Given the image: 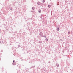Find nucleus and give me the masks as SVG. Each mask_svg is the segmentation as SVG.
Wrapping results in <instances>:
<instances>
[{"instance_id": "1", "label": "nucleus", "mask_w": 73, "mask_h": 73, "mask_svg": "<svg viewBox=\"0 0 73 73\" xmlns=\"http://www.w3.org/2000/svg\"><path fill=\"white\" fill-rule=\"evenodd\" d=\"M37 4H38V5H40L41 4V3L39 2H38Z\"/></svg>"}, {"instance_id": "3", "label": "nucleus", "mask_w": 73, "mask_h": 73, "mask_svg": "<svg viewBox=\"0 0 73 73\" xmlns=\"http://www.w3.org/2000/svg\"><path fill=\"white\" fill-rule=\"evenodd\" d=\"M51 7V6H50V5H48V7H49V8H50Z\"/></svg>"}, {"instance_id": "4", "label": "nucleus", "mask_w": 73, "mask_h": 73, "mask_svg": "<svg viewBox=\"0 0 73 73\" xmlns=\"http://www.w3.org/2000/svg\"><path fill=\"white\" fill-rule=\"evenodd\" d=\"M57 31H59V28H57Z\"/></svg>"}, {"instance_id": "5", "label": "nucleus", "mask_w": 73, "mask_h": 73, "mask_svg": "<svg viewBox=\"0 0 73 73\" xmlns=\"http://www.w3.org/2000/svg\"><path fill=\"white\" fill-rule=\"evenodd\" d=\"M42 2L43 3H44L45 1H44V0H43Z\"/></svg>"}, {"instance_id": "6", "label": "nucleus", "mask_w": 73, "mask_h": 73, "mask_svg": "<svg viewBox=\"0 0 73 73\" xmlns=\"http://www.w3.org/2000/svg\"><path fill=\"white\" fill-rule=\"evenodd\" d=\"M46 41H48V39H46Z\"/></svg>"}, {"instance_id": "7", "label": "nucleus", "mask_w": 73, "mask_h": 73, "mask_svg": "<svg viewBox=\"0 0 73 73\" xmlns=\"http://www.w3.org/2000/svg\"><path fill=\"white\" fill-rule=\"evenodd\" d=\"M13 62H14V60H13Z\"/></svg>"}, {"instance_id": "2", "label": "nucleus", "mask_w": 73, "mask_h": 73, "mask_svg": "<svg viewBox=\"0 0 73 73\" xmlns=\"http://www.w3.org/2000/svg\"><path fill=\"white\" fill-rule=\"evenodd\" d=\"M39 13H41V11L40 10H39Z\"/></svg>"}]
</instances>
